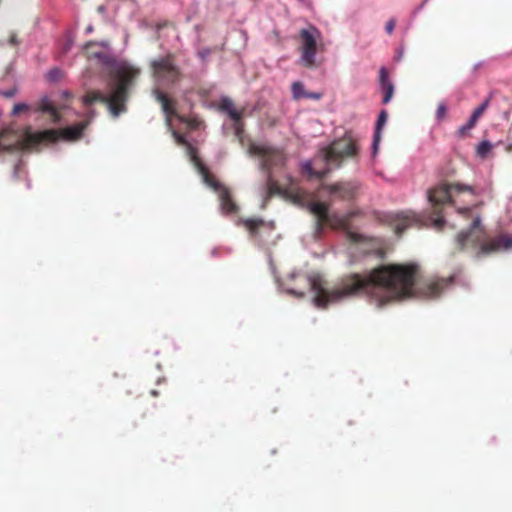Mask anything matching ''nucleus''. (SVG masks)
<instances>
[{"mask_svg": "<svg viewBox=\"0 0 512 512\" xmlns=\"http://www.w3.org/2000/svg\"><path fill=\"white\" fill-rule=\"evenodd\" d=\"M418 276L417 264H390L368 273L347 275L332 290H327L319 277L309 279V286L315 293V305L325 308L331 302L360 294L378 297L380 305L410 297L433 299L453 282V277L428 278L417 282Z\"/></svg>", "mask_w": 512, "mask_h": 512, "instance_id": "nucleus-1", "label": "nucleus"}, {"mask_svg": "<svg viewBox=\"0 0 512 512\" xmlns=\"http://www.w3.org/2000/svg\"><path fill=\"white\" fill-rule=\"evenodd\" d=\"M140 73V68L130 64L123 63L118 65L109 73L108 93L104 94L100 91L88 92L83 97V104L90 106L92 103L99 101L107 106L113 118L119 117L120 114L127 111L126 103L129 99L130 91Z\"/></svg>", "mask_w": 512, "mask_h": 512, "instance_id": "nucleus-2", "label": "nucleus"}, {"mask_svg": "<svg viewBox=\"0 0 512 512\" xmlns=\"http://www.w3.org/2000/svg\"><path fill=\"white\" fill-rule=\"evenodd\" d=\"M309 210L317 218L316 232L321 233L324 226H329L332 229H339L345 232L347 239L354 244L364 246L363 252L365 254L377 255L383 257L384 251L382 249V242L379 238L369 237L351 230V221L354 217L361 214L359 210H354L339 215L337 213H329L328 204L320 201L311 202Z\"/></svg>", "mask_w": 512, "mask_h": 512, "instance_id": "nucleus-3", "label": "nucleus"}, {"mask_svg": "<svg viewBox=\"0 0 512 512\" xmlns=\"http://www.w3.org/2000/svg\"><path fill=\"white\" fill-rule=\"evenodd\" d=\"M479 193L473 186L461 183H440L428 191V201L432 206L431 220L437 229H442L445 219L442 215L444 205L454 206L459 214L468 215L471 207Z\"/></svg>", "mask_w": 512, "mask_h": 512, "instance_id": "nucleus-4", "label": "nucleus"}, {"mask_svg": "<svg viewBox=\"0 0 512 512\" xmlns=\"http://www.w3.org/2000/svg\"><path fill=\"white\" fill-rule=\"evenodd\" d=\"M455 244L459 252H468L476 258H482L502 250L511 249L512 235L501 234L485 240V231L481 225V217L475 215L470 227L457 234Z\"/></svg>", "mask_w": 512, "mask_h": 512, "instance_id": "nucleus-5", "label": "nucleus"}, {"mask_svg": "<svg viewBox=\"0 0 512 512\" xmlns=\"http://www.w3.org/2000/svg\"><path fill=\"white\" fill-rule=\"evenodd\" d=\"M360 137L353 131H346L344 135L335 139L327 147L320 151L319 159L325 163L326 167L320 170L313 168L311 161L302 164L301 170L309 178L323 179L331 171L332 167H340L345 158H354L359 152Z\"/></svg>", "mask_w": 512, "mask_h": 512, "instance_id": "nucleus-6", "label": "nucleus"}, {"mask_svg": "<svg viewBox=\"0 0 512 512\" xmlns=\"http://www.w3.org/2000/svg\"><path fill=\"white\" fill-rule=\"evenodd\" d=\"M87 125V121H82L64 129H48L38 132H33L30 127H27L20 143L23 149H35L41 144L55 143L61 138L72 141L77 140L82 136Z\"/></svg>", "mask_w": 512, "mask_h": 512, "instance_id": "nucleus-7", "label": "nucleus"}, {"mask_svg": "<svg viewBox=\"0 0 512 512\" xmlns=\"http://www.w3.org/2000/svg\"><path fill=\"white\" fill-rule=\"evenodd\" d=\"M151 75L155 84L170 87L182 79V72L175 63V55L168 53L150 62Z\"/></svg>", "mask_w": 512, "mask_h": 512, "instance_id": "nucleus-8", "label": "nucleus"}, {"mask_svg": "<svg viewBox=\"0 0 512 512\" xmlns=\"http://www.w3.org/2000/svg\"><path fill=\"white\" fill-rule=\"evenodd\" d=\"M299 35L301 39L300 62L307 68L316 67L315 56L317 52V40L321 36L320 31L316 27L310 26L307 29H301Z\"/></svg>", "mask_w": 512, "mask_h": 512, "instance_id": "nucleus-9", "label": "nucleus"}, {"mask_svg": "<svg viewBox=\"0 0 512 512\" xmlns=\"http://www.w3.org/2000/svg\"><path fill=\"white\" fill-rule=\"evenodd\" d=\"M289 180L292 182L291 178H289ZM266 185L267 189L265 201L275 195H281L290 199L294 203L300 204L307 198V193L302 188L294 186L292 183L289 187H281L279 183L273 178V175L270 172L267 174Z\"/></svg>", "mask_w": 512, "mask_h": 512, "instance_id": "nucleus-10", "label": "nucleus"}, {"mask_svg": "<svg viewBox=\"0 0 512 512\" xmlns=\"http://www.w3.org/2000/svg\"><path fill=\"white\" fill-rule=\"evenodd\" d=\"M250 152L262 158V169L272 173L273 169L281 168L285 165L286 157L280 149L265 145H252Z\"/></svg>", "mask_w": 512, "mask_h": 512, "instance_id": "nucleus-11", "label": "nucleus"}, {"mask_svg": "<svg viewBox=\"0 0 512 512\" xmlns=\"http://www.w3.org/2000/svg\"><path fill=\"white\" fill-rule=\"evenodd\" d=\"M108 48V41H89L83 47L88 58L98 59L105 65H111L114 63V58L107 52Z\"/></svg>", "mask_w": 512, "mask_h": 512, "instance_id": "nucleus-12", "label": "nucleus"}, {"mask_svg": "<svg viewBox=\"0 0 512 512\" xmlns=\"http://www.w3.org/2000/svg\"><path fill=\"white\" fill-rule=\"evenodd\" d=\"M359 186L355 182H337L326 185L325 189L332 195H336L342 200H352L355 198Z\"/></svg>", "mask_w": 512, "mask_h": 512, "instance_id": "nucleus-13", "label": "nucleus"}, {"mask_svg": "<svg viewBox=\"0 0 512 512\" xmlns=\"http://www.w3.org/2000/svg\"><path fill=\"white\" fill-rule=\"evenodd\" d=\"M219 200H220V208L223 214L230 215L236 214L239 211V206L234 201L231 191L225 187L220 189Z\"/></svg>", "mask_w": 512, "mask_h": 512, "instance_id": "nucleus-14", "label": "nucleus"}, {"mask_svg": "<svg viewBox=\"0 0 512 512\" xmlns=\"http://www.w3.org/2000/svg\"><path fill=\"white\" fill-rule=\"evenodd\" d=\"M152 94L155 97L156 101L161 104L162 110L167 117H172L176 115L174 101L171 100L167 96V94H165L159 87H155L152 90Z\"/></svg>", "mask_w": 512, "mask_h": 512, "instance_id": "nucleus-15", "label": "nucleus"}, {"mask_svg": "<svg viewBox=\"0 0 512 512\" xmlns=\"http://www.w3.org/2000/svg\"><path fill=\"white\" fill-rule=\"evenodd\" d=\"M379 81L381 90L384 93L382 102L383 104H387L393 97L394 85L388 78V72L385 67H381L379 70Z\"/></svg>", "mask_w": 512, "mask_h": 512, "instance_id": "nucleus-16", "label": "nucleus"}, {"mask_svg": "<svg viewBox=\"0 0 512 512\" xmlns=\"http://www.w3.org/2000/svg\"><path fill=\"white\" fill-rule=\"evenodd\" d=\"M35 111L49 114L51 121L55 124L61 120V116L57 108L50 102L47 97H44L39 101Z\"/></svg>", "mask_w": 512, "mask_h": 512, "instance_id": "nucleus-17", "label": "nucleus"}, {"mask_svg": "<svg viewBox=\"0 0 512 512\" xmlns=\"http://www.w3.org/2000/svg\"><path fill=\"white\" fill-rule=\"evenodd\" d=\"M388 114L385 110H382L379 114L378 120L376 122V128L374 132V140H373V149L377 150L379 141L381 139V130L387 121Z\"/></svg>", "mask_w": 512, "mask_h": 512, "instance_id": "nucleus-18", "label": "nucleus"}, {"mask_svg": "<svg viewBox=\"0 0 512 512\" xmlns=\"http://www.w3.org/2000/svg\"><path fill=\"white\" fill-rule=\"evenodd\" d=\"M200 172L203 175L205 183L218 193L220 192V189L225 188V186L217 181L216 178L210 174L209 170L202 164H200Z\"/></svg>", "mask_w": 512, "mask_h": 512, "instance_id": "nucleus-19", "label": "nucleus"}, {"mask_svg": "<svg viewBox=\"0 0 512 512\" xmlns=\"http://www.w3.org/2000/svg\"><path fill=\"white\" fill-rule=\"evenodd\" d=\"M239 225L242 224L249 233L254 236L258 233V230L264 225V221L262 219H240L237 222Z\"/></svg>", "mask_w": 512, "mask_h": 512, "instance_id": "nucleus-20", "label": "nucleus"}, {"mask_svg": "<svg viewBox=\"0 0 512 512\" xmlns=\"http://www.w3.org/2000/svg\"><path fill=\"white\" fill-rule=\"evenodd\" d=\"M413 222V219L408 215H397L395 219V233L401 235Z\"/></svg>", "mask_w": 512, "mask_h": 512, "instance_id": "nucleus-21", "label": "nucleus"}, {"mask_svg": "<svg viewBox=\"0 0 512 512\" xmlns=\"http://www.w3.org/2000/svg\"><path fill=\"white\" fill-rule=\"evenodd\" d=\"M492 148H493V145L489 141H487V140L481 141L478 144L477 149H476L477 155L484 159L490 153Z\"/></svg>", "mask_w": 512, "mask_h": 512, "instance_id": "nucleus-22", "label": "nucleus"}, {"mask_svg": "<svg viewBox=\"0 0 512 512\" xmlns=\"http://www.w3.org/2000/svg\"><path fill=\"white\" fill-rule=\"evenodd\" d=\"M292 95L295 99L305 98L307 92L304 90V86L301 82H294L292 84Z\"/></svg>", "mask_w": 512, "mask_h": 512, "instance_id": "nucleus-23", "label": "nucleus"}, {"mask_svg": "<svg viewBox=\"0 0 512 512\" xmlns=\"http://www.w3.org/2000/svg\"><path fill=\"white\" fill-rule=\"evenodd\" d=\"M223 108L228 112L230 118L235 122H239L241 119V113L238 112L231 102H225Z\"/></svg>", "mask_w": 512, "mask_h": 512, "instance_id": "nucleus-24", "label": "nucleus"}, {"mask_svg": "<svg viewBox=\"0 0 512 512\" xmlns=\"http://www.w3.org/2000/svg\"><path fill=\"white\" fill-rule=\"evenodd\" d=\"M181 121L187 124L191 129H199L203 124V121L197 117L181 118Z\"/></svg>", "mask_w": 512, "mask_h": 512, "instance_id": "nucleus-25", "label": "nucleus"}, {"mask_svg": "<svg viewBox=\"0 0 512 512\" xmlns=\"http://www.w3.org/2000/svg\"><path fill=\"white\" fill-rule=\"evenodd\" d=\"M490 104V97L485 99L482 104H480L472 113V116H474V119H478L483 115V113L486 111Z\"/></svg>", "mask_w": 512, "mask_h": 512, "instance_id": "nucleus-26", "label": "nucleus"}, {"mask_svg": "<svg viewBox=\"0 0 512 512\" xmlns=\"http://www.w3.org/2000/svg\"><path fill=\"white\" fill-rule=\"evenodd\" d=\"M47 76L50 81H59L62 77V71L58 68H53L48 72Z\"/></svg>", "mask_w": 512, "mask_h": 512, "instance_id": "nucleus-27", "label": "nucleus"}, {"mask_svg": "<svg viewBox=\"0 0 512 512\" xmlns=\"http://www.w3.org/2000/svg\"><path fill=\"white\" fill-rule=\"evenodd\" d=\"M447 112L446 104L441 102L438 104L437 110H436V117L438 120H441L445 117Z\"/></svg>", "mask_w": 512, "mask_h": 512, "instance_id": "nucleus-28", "label": "nucleus"}, {"mask_svg": "<svg viewBox=\"0 0 512 512\" xmlns=\"http://www.w3.org/2000/svg\"><path fill=\"white\" fill-rule=\"evenodd\" d=\"M27 110H29V106L27 104L17 103L13 107L12 114L18 115L19 113H21L23 111H27Z\"/></svg>", "mask_w": 512, "mask_h": 512, "instance_id": "nucleus-29", "label": "nucleus"}, {"mask_svg": "<svg viewBox=\"0 0 512 512\" xmlns=\"http://www.w3.org/2000/svg\"><path fill=\"white\" fill-rule=\"evenodd\" d=\"M16 88L0 91V94L5 98H12L16 94Z\"/></svg>", "mask_w": 512, "mask_h": 512, "instance_id": "nucleus-30", "label": "nucleus"}, {"mask_svg": "<svg viewBox=\"0 0 512 512\" xmlns=\"http://www.w3.org/2000/svg\"><path fill=\"white\" fill-rule=\"evenodd\" d=\"M395 25H396V21L395 19H390L387 23H386V26H385V30L388 34H392L394 28H395Z\"/></svg>", "mask_w": 512, "mask_h": 512, "instance_id": "nucleus-31", "label": "nucleus"}, {"mask_svg": "<svg viewBox=\"0 0 512 512\" xmlns=\"http://www.w3.org/2000/svg\"><path fill=\"white\" fill-rule=\"evenodd\" d=\"M323 96V93L321 92H307V95L305 98L314 99V100H320Z\"/></svg>", "mask_w": 512, "mask_h": 512, "instance_id": "nucleus-32", "label": "nucleus"}, {"mask_svg": "<svg viewBox=\"0 0 512 512\" xmlns=\"http://www.w3.org/2000/svg\"><path fill=\"white\" fill-rule=\"evenodd\" d=\"M471 129L467 126V124L459 127L458 129V134L460 137H464L468 134V132L470 131Z\"/></svg>", "mask_w": 512, "mask_h": 512, "instance_id": "nucleus-33", "label": "nucleus"}, {"mask_svg": "<svg viewBox=\"0 0 512 512\" xmlns=\"http://www.w3.org/2000/svg\"><path fill=\"white\" fill-rule=\"evenodd\" d=\"M471 129L467 126V124L459 127L458 129V134L460 137H464L468 134V132L470 131Z\"/></svg>", "mask_w": 512, "mask_h": 512, "instance_id": "nucleus-34", "label": "nucleus"}, {"mask_svg": "<svg viewBox=\"0 0 512 512\" xmlns=\"http://www.w3.org/2000/svg\"><path fill=\"white\" fill-rule=\"evenodd\" d=\"M471 129L467 126V124L459 127L458 129V134L460 137H464L468 134V132L470 131Z\"/></svg>", "mask_w": 512, "mask_h": 512, "instance_id": "nucleus-35", "label": "nucleus"}, {"mask_svg": "<svg viewBox=\"0 0 512 512\" xmlns=\"http://www.w3.org/2000/svg\"><path fill=\"white\" fill-rule=\"evenodd\" d=\"M478 119H474V116L471 115L469 121L467 122V126L472 129L475 127L476 123H477Z\"/></svg>", "mask_w": 512, "mask_h": 512, "instance_id": "nucleus-36", "label": "nucleus"}, {"mask_svg": "<svg viewBox=\"0 0 512 512\" xmlns=\"http://www.w3.org/2000/svg\"><path fill=\"white\" fill-rule=\"evenodd\" d=\"M176 140H177V142H178L179 144H183V145H184V144H187V142H186L185 138H184L183 136H181V135H176Z\"/></svg>", "mask_w": 512, "mask_h": 512, "instance_id": "nucleus-37", "label": "nucleus"}, {"mask_svg": "<svg viewBox=\"0 0 512 512\" xmlns=\"http://www.w3.org/2000/svg\"><path fill=\"white\" fill-rule=\"evenodd\" d=\"M289 293L293 294V295H295V296H297L299 298L304 297V292H296L295 290H289Z\"/></svg>", "mask_w": 512, "mask_h": 512, "instance_id": "nucleus-38", "label": "nucleus"}, {"mask_svg": "<svg viewBox=\"0 0 512 512\" xmlns=\"http://www.w3.org/2000/svg\"><path fill=\"white\" fill-rule=\"evenodd\" d=\"M10 43L13 44V45L17 43L15 36H11Z\"/></svg>", "mask_w": 512, "mask_h": 512, "instance_id": "nucleus-39", "label": "nucleus"}, {"mask_svg": "<svg viewBox=\"0 0 512 512\" xmlns=\"http://www.w3.org/2000/svg\"><path fill=\"white\" fill-rule=\"evenodd\" d=\"M92 31H93V27H92V26H88V27L86 28V32H87V33H91Z\"/></svg>", "mask_w": 512, "mask_h": 512, "instance_id": "nucleus-40", "label": "nucleus"}]
</instances>
